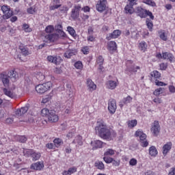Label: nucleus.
<instances>
[{"instance_id": "nucleus-1", "label": "nucleus", "mask_w": 175, "mask_h": 175, "mask_svg": "<svg viewBox=\"0 0 175 175\" xmlns=\"http://www.w3.org/2000/svg\"><path fill=\"white\" fill-rule=\"evenodd\" d=\"M96 133H98L99 137L103 139L104 140H113L116 136H117V133L114 130L108 127L106 124L103 122H98L97 126L95 127Z\"/></svg>"}, {"instance_id": "nucleus-2", "label": "nucleus", "mask_w": 175, "mask_h": 175, "mask_svg": "<svg viewBox=\"0 0 175 175\" xmlns=\"http://www.w3.org/2000/svg\"><path fill=\"white\" fill-rule=\"evenodd\" d=\"M0 79L3 83V85L8 88L10 85V80L12 81V83L16 81V80L18 79V74H17L16 70H12L9 71L8 75L1 74Z\"/></svg>"}, {"instance_id": "nucleus-3", "label": "nucleus", "mask_w": 175, "mask_h": 175, "mask_svg": "<svg viewBox=\"0 0 175 175\" xmlns=\"http://www.w3.org/2000/svg\"><path fill=\"white\" fill-rule=\"evenodd\" d=\"M54 31V27L53 25H49L45 28V32L48 34L44 36L46 42H55L59 38V35L57 33H51Z\"/></svg>"}, {"instance_id": "nucleus-4", "label": "nucleus", "mask_w": 175, "mask_h": 175, "mask_svg": "<svg viewBox=\"0 0 175 175\" xmlns=\"http://www.w3.org/2000/svg\"><path fill=\"white\" fill-rule=\"evenodd\" d=\"M51 88V82L49 81L43 84H40L36 87V91L38 94H44Z\"/></svg>"}, {"instance_id": "nucleus-5", "label": "nucleus", "mask_w": 175, "mask_h": 175, "mask_svg": "<svg viewBox=\"0 0 175 175\" xmlns=\"http://www.w3.org/2000/svg\"><path fill=\"white\" fill-rule=\"evenodd\" d=\"M81 10V5H75L71 10L70 17L72 20L76 21L80 17V11Z\"/></svg>"}, {"instance_id": "nucleus-6", "label": "nucleus", "mask_w": 175, "mask_h": 175, "mask_svg": "<svg viewBox=\"0 0 175 175\" xmlns=\"http://www.w3.org/2000/svg\"><path fill=\"white\" fill-rule=\"evenodd\" d=\"M1 10L3 13V20H8V18H10L12 16H13V11L10 10V8L8 7V5H3L1 7Z\"/></svg>"}, {"instance_id": "nucleus-7", "label": "nucleus", "mask_w": 175, "mask_h": 175, "mask_svg": "<svg viewBox=\"0 0 175 175\" xmlns=\"http://www.w3.org/2000/svg\"><path fill=\"white\" fill-rule=\"evenodd\" d=\"M107 4V0H98L96 5V9L100 13L106 10V5Z\"/></svg>"}, {"instance_id": "nucleus-8", "label": "nucleus", "mask_w": 175, "mask_h": 175, "mask_svg": "<svg viewBox=\"0 0 175 175\" xmlns=\"http://www.w3.org/2000/svg\"><path fill=\"white\" fill-rule=\"evenodd\" d=\"M108 110L111 114H114L117 110V101L115 99H110L108 102Z\"/></svg>"}, {"instance_id": "nucleus-9", "label": "nucleus", "mask_w": 175, "mask_h": 175, "mask_svg": "<svg viewBox=\"0 0 175 175\" xmlns=\"http://www.w3.org/2000/svg\"><path fill=\"white\" fill-rule=\"evenodd\" d=\"M150 131L154 136H158L161 131V126L159 125V122L158 120H155L153 122Z\"/></svg>"}, {"instance_id": "nucleus-10", "label": "nucleus", "mask_w": 175, "mask_h": 175, "mask_svg": "<svg viewBox=\"0 0 175 175\" xmlns=\"http://www.w3.org/2000/svg\"><path fill=\"white\" fill-rule=\"evenodd\" d=\"M136 0H129V4H127L124 8V10L126 14H133L135 13V9H133V5Z\"/></svg>"}, {"instance_id": "nucleus-11", "label": "nucleus", "mask_w": 175, "mask_h": 175, "mask_svg": "<svg viewBox=\"0 0 175 175\" xmlns=\"http://www.w3.org/2000/svg\"><path fill=\"white\" fill-rule=\"evenodd\" d=\"M47 118L50 122H57L58 120H59L58 115L55 114V111L54 110H50V113Z\"/></svg>"}, {"instance_id": "nucleus-12", "label": "nucleus", "mask_w": 175, "mask_h": 175, "mask_svg": "<svg viewBox=\"0 0 175 175\" xmlns=\"http://www.w3.org/2000/svg\"><path fill=\"white\" fill-rule=\"evenodd\" d=\"M135 12L141 18H146V17H147L148 10L143 9L142 7H137Z\"/></svg>"}, {"instance_id": "nucleus-13", "label": "nucleus", "mask_w": 175, "mask_h": 175, "mask_svg": "<svg viewBox=\"0 0 175 175\" xmlns=\"http://www.w3.org/2000/svg\"><path fill=\"white\" fill-rule=\"evenodd\" d=\"M121 35V31L120 30H115L113 33H108L107 35V40H111V39H117L118 36Z\"/></svg>"}, {"instance_id": "nucleus-14", "label": "nucleus", "mask_w": 175, "mask_h": 175, "mask_svg": "<svg viewBox=\"0 0 175 175\" xmlns=\"http://www.w3.org/2000/svg\"><path fill=\"white\" fill-rule=\"evenodd\" d=\"M43 167H44V164H43V161H38L36 163L31 164V169L32 170H42Z\"/></svg>"}, {"instance_id": "nucleus-15", "label": "nucleus", "mask_w": 175, "mask_h": 175, "mask_svg": "<svg viewBox=\"0 0 175 175\" xmlns=\"http://www.w3.org/2000/svg\"><path fill=\"white\" fill-rule=\"evenodd\" d=\"M93 147V150H96V148H102L103 147V142L100 140H95L91 142Z\"/></svg>"}, {"instance_id": "nucleus-16", "label": "nucleus", "mask_w": 175, "mask_h": 175, "mask_svg": "<svg viewBox=\"0 0 175 175\" xmlns=\"http://www.w3.org/2000/svg\"><path fill=\"white\" fill-rule=\"evenodd\" d=\"M172 146H173V144H172L171 142H169L163 146V155H167V152H169V151L172 150Z\"/></svg>"}, {"instance_id": "nucleus-17", "label": "nucleus", "mask_w": 175, "mask_h": 175, "mask_svg": "<svg viewBox=\"0 0 175 175\" xmlns=\"http://www.w3.org/2000/svg\"><path fill=\"white\" fill-rule=\"evenodd\" d=\"M28 109H29L28 106L21 107V109H17L16 111V115L18 116V117L24 116V114H25V113H27V111H28Z\"/></svg>"}, {"instance_id": "nucleus-18", "label": "nucleus", "mask_w": 175, "mask_h": 175, "mask_svg": "<svg viewBox=\"0 0 175 175\" xmlns=\"http://www.w3.org/2000/svg\"><path fill=\"white\" fill-rule=\"evenodd\" d=\"M108 50L111 53H113L117 50V44L114 41L108 42Z\"/></svg>"}, {"instance_id": "nucleus-19", "label": "nucleus", "mask_w": 175, "mask_h": 175, "mask_svg": "<svg viewBox=\"0 0 175 175\" xmlns=\"http://www.w3.org/2000/svg\"><path fill=\"white\" fill-rule=\"evenodd\" d=\"M76 54H77V51H76V49H73L66 51L64 55L66 58H71V57L76 55Z\"/></svg>"}, {"instance_id": "nucleus-20", "label": "nucleus", "mask_w": 175, "mask_h": 175, "mask_svg": "<svg viewBox=\"0 0 175 175\" xmlns=\"http://www.w3.org/2000/svg\"><path fill=\"white\" fill-rule=\"evenodd\" d=\"M46 59L49 62L55 64V65H58V64H59V62L58 61V57H57L56 56L49 55L47 56Z\"/></svg>"}, {"instance_id": "nucleus-21", "label": "nucleus", "mask_w": 175, "mask_h": 175, "mask_svg": "<svg viewBox=\"0 0 175 175\" xmlns=\"http://www.w3.org/2000/svg\"><path fill=\"white\" fill-rule=\"evenodd\" d=\"M3 92L5 95L8 96V98H11V99H13L16 96V94L14 92L7 88L3 89Z\"/></svg>"}, {"instance_id": "nucleus-22", "label": "nucleus", "mask_w": 175, "mask_h": 175, "mask_svg": "<svg viewBox=\"0 0 175 175\" xmlns=\"http://www.w3.org/2000/svg\"><path fill=\"white\" fill-rule=\"evenodd\" d=\"M116 87H117V82L116 81H108L107 82V88L109 90H115Z\"/></svg>"}, {"instance_id": "nucleus-23", "label": "nucleus", "mask_w": 175, "mask_h": 175, "mask_svg": "<svg viewBox=\"0 0 175 175\" xmlns=\"http://www.w3.org/2000/svg\"><path fill=\"white\" fill-rule=\"evenodd\" d=\"M87 86L88 87L89 90H90L91 91H94L96 90V85H95L92 81V80L91 79L87 80Z\"/></svg>"}, {"instance_id": "nucleus-24", "label": "nucleus", "mask_w": 175, "mask_h": 175, "mask_svg": "<svg viewBox=\"0 0 175 175\" xmlns=\"http://www.w3.org/2000/svg\"><path fill=\"white\" fill-rule=\"evenodd\" d=\"M56 32L59 33L60 36L65 37V32L62 30V25H57L55 26Z\"/></svg>"}, {"instance_id": "nucleus-25", "label": "nucleus", "mask_w": 175, "mask_h": 175, "mask_svg": "<svg viewBox=\"0 0 175 175\" xmlns=\"http://www.w3.org/2000/svg\"><path fill=\"white\" fill-rule=\"evenodd\" d=\"M73 144H77L78 146H83V137L80 135H78L72 141Z\"/></svg>"}, {"instance_id": "nucleus-26", "label": "nucleus", "mask_w": 175, "mask_h": 175, "mask_svg": "<svg viewBox=\"0 0 175 175\" xmlns=\"http://www.w3.org/2000/svg\"><path fill=\"white\" fill-rule=\"evenodd\" d=\"M159 35L161 40H163L164 42H166V40H167V33L165 32V30L159 31Z\"/></svg>"}, {"instance_id": "nucleus-27", "label": "nucleus", "mask_w": 175, "mask_h": 175, "mask_svg": "<svg viewBox=\"0 0 175 175\" xmlns=\"http://www.w3.org/2000/svg\"><path fill=\"white\" fill-rule=\"evenodd\" d=\"M173 55L170 53L168 52H165L163 53V59H169L170 61V62H172V61H173Z\"/></svg>"}, {"instance_id": "nucleus-28", "label": "nucleus", "mask_w": 175, "mask_h": 175, "mask_svg": "<svg viewBox=\"0 0 175 175\" xmlns=\"http://www.w3.org/2000/svg\"><path fill=\"white\" fill-rule=\"evenodd\" d=\"M149 154L151 157H157L158 155V150L155 146H152L149 148Z\"/></svg>"}, {"instance_id": "nucleus-29", "label": "nucleus", "mask_w": 175, "mask_h": 175, "mask_svg": "<svg viewBox=\"0 0 175 175\" xmlns=\"http://www.w3.org/2000/svg\"><path fill=\"white\" fill-rule=\"evenodd\" d=\"M15 140H16V142H19V143H25L28 139L24 135H16L15 137Z\"/></svg>"}, {"instance_id": "nucleus-30", "label": "nucleus", "mask_w": 175, "mask_h": 175, "mask_svg": "<svg viewBox=\"0 0 175 175\" xmlns=\"http://www.w3.org/2000/svg\"><path fill=\"white\" fill-rule=\"evenodd\" d=\"M94 166L99 170H103L105 169V164H103V162L100 161H96L94 163Z\"/></svg>"}, {"instance_id": "nucleus-31", "label": "nucleus", "mask_w": 175, "mask_h": 175, "mask_svg": "<svg viewBox=\"0 0 175 175\" xmlns=\"http://www.w3.org/2000/svg\"><path fill=\"white\" fill-rule=\"evenodd\" d=\"M116 154V150L113 149L108 148L106 150V151L104 152L105 157H111Z\"/></svg>"}, {"instance_id": "nucleus-32", "label": "nucleus", "mask_w": 175, "mask_h": 175, "mask_svg": "<svg viewBox=\"0 0 175 175\" xmlns=\"http://www.w3.org/2000/svg\"><path fill=\"white\" fill-rule=\"evenodd\" d=\"M19 49L21 51V54H23L25 57H27V55H29V52L28 51V49H27V48H25L23 46H20Z\"/></svg>"}, {"instance_id": "nucleus-33", "label": "nucleus", "mask_w": 175, "mask_h": 175, "mask_svg": "<svg viewBox=\"0 0 175 175\" xmlns=\"http://www.w3.org/2000/svg\"><path fill=\"white\" fill-rule=\"evenodd\" d=\"M67 88H68L69 94L68 96L70 97V99L68 100V102H70V103H73V100H75V98L73 97V92H70V85H66Z\"/></svg>"}, {"instance_id": "nucleus-34", "label": "nucleus", "mask_w": 175, "mask_h": 175, "mask_svg": "<svg viewBox=\"0 0 175 175\" xmlns=\"http://www.w3.org/2000/svg\"><path fill=\"white\" fill-rule=\"evenodd\" d=\"M32 154H33V150L31 149H23L24 157H32Z\"/></svg>"}, {"instance_id": "nucleus-35", "label": "nucleus", "mask_w": 175, "mask_h": 175, "mask_svg": "<svg viewBox=\"0 0 175 175\" xmlns=\"http://www.w3.org/2000/svg\"><path fill=\"white\" fill-rule=\"evenodd\" d=\"M165 91V88H157L154 90V92H153L154 95H155L156 96H159V95H161V94H163V92Z\"/></svg>"}, {"instance_id": "nucleus-36", "label": "nucleus", "mask_w": 175, "mask_h": 175, "mask_svg": "<svg viewBox=\"0 0 175 175\" xmlns=\"http://www.w3.org/2000/svg\"><path fill=\"white\" fill-rule=\"evenodd\" d=\"M139 47L141 51L144 52L147 49V43H146L144 41H142L139 43Z\"/></svg>"}, {"instance_id": "nucleus-37", "label": "nucleus", "mask_w": 175, "mask_h": 175, "mask_svg": "<svg viewBox=\"0 0 175 175\" xmlns=\"http://www.w3.org/2000/svg\"><path fill=\"white\" fill-rule=\"evenodd\" d=\"M41 114L43 117L48 118L50 115V110H49L47 108H43L41 111Z\"/></svg>"}, {"instance_id": "nucleus-38", "label": "nucleus", "mask_w": 175, "mask_h": 175, "mask_svg": "<svg viewBox=\"0 0 175 175\" xmlns=\"http://www.w3.org/2000/svg\"><path fill=\"white\" fill-rule=\"evenodd\" d=\"M54 145L55 146V147L58 148L60 146H62V144H64V142H62V139H59V138H56L54 139L53 141Z\"/></svg>"}, {"instance_id": "nucleus-39", "label": "nucleus", "mask_w": 175, "mask_h": 175, "mask_svg": "<svg viewBox=\"0 0 175 175\" xmlns=\"http://www.w3.org/2000/svg\"><path fill=\"white\" fill-rule=\"evenodd\" d=\"M133 100V98H132L131 96H128L122 99V103H124V105H128L129 103H131Z\"/></svg>"}, {"instance_id": "nucleus-40", "label": "nucleus", "mask_w": 175, "mask_h": 175, "mask_svg": "<svg viewBox=\"0 0 175 175\" xmlns=\"http://www.w3.org/2000/svg\"><path fill=\"white\" fill-rule=\"evenodd\" d=\"M36 77L38 81H43L44 80V75L42 72H39L36 74Z\"/></svg>"}, {"instance_id": "nucleus-41", "label": "nucleus", "mask_w": 175, "mask_h": 175, "mask_svg": "<svg viewBox=\"0 0 175 175\" xmlns=\"http://www.w3.org/2000/svg\"><path fill=\"white\" fill-rule=\"evenodd\" d=\"M146 25L149 31H152V27H154V25L152 24V21L150 20V18H146Z\"/></svg>"}, {"instance_id": "nucleus-42", "label": "nucleus", "mask_w": 175, "mask_h": 175, "mask_svg": "<svg viewBox=\"0 0 175 175\" xmlns=\"http://www.w3.org/2000/svg\"><path fill=\"white\" fill-rule=\"evenodd\" d=\"M137 125V120H133L128 122L129 128H135Z\"/></svg>"}, {"instance_id": "nucleus-43", "label": "nucleus", "mask_w": 175, "mask_h": 175, "mask_svg": "<svg viewBox=\"0 0 175 175\" xmlns=\"http://www.w3.org/2000/svg\"><path fill=\"white\" fill-rule=\"evenodd\" d=\"M103 61H104L103 57H102V56H99L97 59V61H96L97 64H98V65L100 66L99 69H100V70H102V68H103L102 66V65H103Z\"/></svg>"}, {"instance_id": "nucleus-44", "label": "nucleus", "mask_w": 175, "mask_h": 175, "mask_svg": "<svg viewBox=\"0 0 175 175\" xmlns=\"http://www.w3.org/2000/svg\"><path fill=\"white\" fill-rule=\"evenodd\" d=\"M144 3L148 5L149 6H152L153 8L157 5V4L152 0H144Z\"/></svg>"}, {"instance_id": "nucleus-45", "label": "nucleus", "mask_w": 175, "mask_h": 175, "mask_svg": "<svg viewBox=\"0 0 175 175\" xmlns=\"http://www.w3.org/2000/svg\"><path fill=\"white\" fill-rule=\"evenodd\" d=\"M152 77H154V79H159L161 77V73L157 70H154L151 73Z\"/></svg>"}, {"instance_id": "nucleus-46", "label": "nucleus", "mask_w": 175, "mask_h": 175, "mask_svg": "<svg viewBox=\"0 0 175 175\" xmlns=\"http://www.w3.org/2000/svg\"><path fill=\"white\" fill-rule=\"evenodd\" d=\"M129 70V72H133L134 73H136V72H137V70H140V67L139 66H136L135 68V66H131L129 68L127 69Z\"/></svg>"}, {"instance_id": "nucleus-47", "label": "nucleus", "mask_w": 175, "mask_h": 175, "mask_svg": "<svg viewBox=\"0 0 175 175\" xmlns=\"http://www.w3.org/2000/svg\"><path fill=\"white\" fill-rule=\"evenodd\" d=\"M31 157H33V161H38L40 158V153H36L34 152L33 150V154H31Z\"/></svg>"}, {"instance_id": "nucleus-48", "label": "nucleus", "mask_w": 175, "mask_h": 175, "mask_svg": "<svg viewBox=\"0 0 175 175\" xmlns=\"http://www.w3.org/2000/svg\"><path fill=\"white\" fill-rule=\"evenodd\" d=\"M67 29L70 35H71L72 36H75L76 35V31L75 30V29H73V27H68Z\"/></svg>"}, {"instance_id": "nucleus-49", "label": "nucleus", "mask_w": 175, "mask_h": 175, "mask_svg": "<svg viewBox=\"0 0 175 175\" xmlns=\"http://www.w3.org/2000/svg\"><path fill=\"white\" fill-rule=\"evenodd\" d=\"M103 160L105 163H111L113 162V158L110 157H104Z\"/></svg>"}, {"instance_id": "nucleus-50", "label": "nucleus", "mask_w": 175, "mask_h": 175, "mask_svg": "<svg viewBox=\"0 0 175 175\" xmlns=\"http://www.w3.org/2000/svg\"><path fill=\"white\" fill-rule=\"evenodd\" d=\"M75 67L77 68V69H81L83 68V63H81V62H77L75 64Z\"/></svg>"}, {"instance_id": "nucleus-51", "label": "nucleus", "mask_w": 175, "mask_h": 175, "mask_svg": "<svg viewBox=\"0 0 175 175\" xmlns=\"http://www.w3.org/2000/svg\"><path fill=\"white\" fill-rule=\"evenodd\" d=\"M77 172V168L76 167H70L68 169V173H70V175L73 174V173H76Z\"/></svg>"}, {"instance_id": "nucleus-52", "label": "nucleus", "mask_w": 175, "mask_h": 175, "mask_svg": "<svg viewBox=\"0 0 175 175\" xmlns=\"http://www.w3.org/2000/svg\"><path fill=\"white\" fill-rule=\"evenodd\" d=\"M160 69H161V70H166V69H167V64H166V63L161 64Z\"/></svg>"}, {"instance_id": "nucleus-53", "label": "nucleus", "mask_w": 175, "mask_h": 175, "mask_svg": "<svg viewBox=\"0 0 175 175\" xmlns=\"http://www.w3.org/2000/svg\"><path fill=\"white\" fill-rule=\"evenodd\" d=\"M139 142L142 147H147L148 146V141H147V139H145L144 141H139Z\"/></svg>"}, {"instance_id": "nucleus-54", "label": "nucleus", "mask_w": 175, "mask_h": 175, "mask_svg": "<svg viewBox=\"0 0 175 175\" xmlns=\"http://www.w3.org/2000/svg\"><path fill=\"white\" fill-rule=\"evenodd\" d=\"M129 163L131 166H135V165H137V160L135 159H131L129 161Z\"/></svg>"}, {"instance_id": "nucleus-55", "label": "nucleus", "mask_w": 175, "mask_h": 175, "mask_svg": "<svg viewBox=\"0 0 175 175\" xmlns=\"http://www.w3.org/2000/svg\"><path fill=\"white\" fill-rule=\"evenodd\" d=\"M60 12L62 13H67L68 10H69V8L66 6H63L59 9Z\"/></svg>"}, {"instance_id": "nucleus-56", "label": "nucleus", "mask_w": 175, "mask_h": 175, "mask_svg": "<svg viewBox=\"0 0 175 175\" xmlns=\"http://www.w3.org/2000/svg\"><path fill=\"white\" fill-rule=\"evenodd\" d=\"M155 84L156 85H159V87H163V85H167V84L157 80L155 81Z\"/></svg>"}, {"instance_id": "nucleus-57", "label": "nucleus", "mask_w": 175, "mask_h": 175, "mask_svg": "<svg viewBox=\"0 0 175 175\" xmlns=\"http://www.w3.org/2000/svg\"><path fill=\"white\" fill-rule=\"evenodd\" d=\"M23 28L25 32H31V31H32L31 29H29V26L27 24L23 25Z\"/></svg>"}, {"instance_id": "nucleus-58", "label": "nucleus", "mask_w": 175, "mask_h": 175, "mask_svg": "<svg viewBox=\"0 0 175 175\" xmlns=\"http://www.w3.org/2000/svg\"><path fill=\"white\" fill-rule=\"evenodd\" d=\"M49 101H50V96H46V97L42 98V103H47V102H49Z\"/></svg>"}, {"instance_id": "nucleus-59", "label": "nucleus", "mask_w": 175, "mask_h": 175, "mask_svg": "<svg viewBox=\"0 0 175 175\" xmlns=\"http://www.w3.org/2000/svg\"><path fill=\"white\" fill-rule=\"evenodd\" d=\"M149 16L150 20H154V15H152V12H150V10L147 11L146 17Z\"/></svg>"}, {"instance_id": "nucleus-60", "label": "nucleus", "mask_w": 175, "mask_h": 175, "mask_svg": "<svg viewBox=\"0 0 175 175\" xmlns=\"http://www.w3.org/2000/svg\"><path fill=\"white\" fill-rule=\"evenodd\" d=\"M144 140H147V135L144 133L139 137V142H142Z\"/></svg>"}, {"instance_id": "nucleus-61", "label": "nucleus", "mask_w": 175, "mask_h": 175, "mask_svg": "<svg viewBox=\"0 0 175 175\" xmlns=\"http://www.w3.org/2000/svg\"><path fill=\"white\" fill-rule=\"evenodd\" d=\"M88 42H95V38L92 35L88 36Z\"/></svg>"}, {"instance_id": "nucleus-62", "label": "nucleus", "mask_w": 175, "mask_h": 175, "mask_svg": "<svg viewBox=\"0 0 175 175\" xmlns=\"http://www.w3.org/2000/svg\"><path fill=\"white\" fill-rule=\"evenodd\" d=\"M169 90H170V92H172V94H174V92H175V87L173 86V85H170L169 87Z\"/></svg>"}, {"instance_id": "nucleus-63", "label": "nucleus", "mask_w": 175, "mask_h": 175, "mask_svg": "<svg viewBox=\"0 0 175 175\" xmlns=\"http://www.w3.org/2000/svg\"><path fill=\"white\" fill-rule=\"evenodd\" d=\"M143 175H155V173L154 172L149 170L146 172H145Z\"/></svg>"}, {"instance_id": "nucleus-64", "label": "nucleus", "mask_w": 175, "mask_h": 175, "mask_svg": "<svg viewBox=\"0 0 175 175\" xmlns=\"http://www.w3.org/2000/svg\"><path fill=\"white\" fill-rule=\"evenodd\" d=\"M168 175H175V168H171Z\"/></svg>"}]
</instances>
